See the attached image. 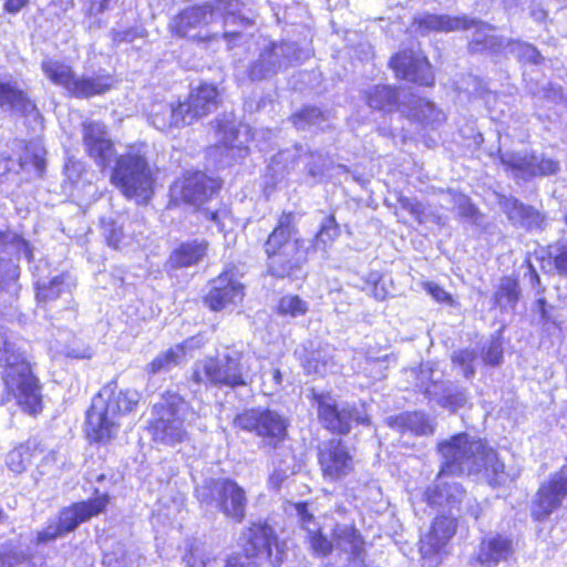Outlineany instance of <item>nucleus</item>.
<instances>
[{
  "label": "nucleus",
  "instance_id": "nucleus-54",
  "mask_svg": "<svg viewBox=\"0 0 567 567\" xmlns=\"http://www.w3.org/2000/svg\"><path fill=\"white\" fill-rule=\"evenodd\" d=\"M477 355L474 350L462 349L454 351L452 354V362L455 367L462 369V372L465 378H472L475 373V369L473 363L475 362Z\"/></svg>",
  "mask_w": 567,
  "mask_h": 567
},
{
  "label": "nucleus",
  "instance_id": "nucleus-16",
  "mask_svg": "<svg viewBox=\"0 0 567 567\" xmlns=\"http://www.w3.org/2000/svg\"><path fill=\"white\" fill-rule=\"evenodd\" d=\"M308 375L324 377L336 368L334 348L320 341H306L295 351Z\"/></svg>",
  "mask_w": 567,
  "mask_h": 567
},
{
  "label": "nucleus",
  "instance_id": "nucleus-27",
  "mask_svg": "<svg viewBox=\"0 0 567 567\" xmlns=\"http://www.w3.org/2000/svg\"><path fill=\"white\" fill-rule=\"evenodd\" d=\"M0 107L24 116L40 115L35 103L28 94L16 81L8 79H0Z\"/></svg>",
  "mask_w": 567,
  "mask_h": 567
},
{
  "label": "nucleus",
  "instance_id": "nucleus-7",
  "mask_svg": "<svg viewBox=\"0 0 567 567\" xmlns=\"http://www.w3.org/2000/svg\"><path fill=\"white\" fill-rule=\"evenodd\" d=\"M111 181L124 196L138 204L148 202L153 195L154 178L141 148L131 147L120 155Z\"/></svg>",
  "mask_w": 567,
  "mask_h": 567
},
{
  "label": "nucleus",
  "instance_id": "nucleus-50",
  "mask_svg": "<svg viewBox=\"0 0 567 567\" xmlns=\"http://www.w3.org/2000/svg\"><path fill=\"white\" fill-rule=\"evenodd\" d=\"M64 293H70V289L64 284V277H54L49 285H43L38 288L37 297L39 301H51L61 297Z\"/></svg>",
  "mask_w": 567,
  "mask_h": 567
},
{
  "label": "nucleus",
  "instance_id": "nucleus-4",
  "mask_svg": "<svg viewBox=\"0 0 567 567\" xmlns=\"http://www.w3.org/2000/svg\"><path fill=\"white\" fill-rule=\"evenodd\" d=\"M141 394L135 390L120 389L115 382L104 385L93 398L86 413V434L94 442L107 443L115 437L120 421L138 404Z\"/></svg>",
  "mask_w": 567,
  "mask_h": 567
},
{
  "label": "nucleus",
  "instance_id": "nucleus-35",
  "mask_svg": "<svg viewBox=\"0 0 567 567\" xmlns=\"http://www.w3.org/2000/svg\"><path fill=\"white\" fill-rule=\"evenodd\" d=\"M386 424L400 432L415 435H427L433 433V426L425 414L421 412H404L399 415L389 416Z\"/></svg>",
  "mask_w": 567,
  "mask_h": 567
},
{
  "label": "nucleus",
  "instance_id": "nucleus-17",
  "mask_svg": "<svg viewBox=\"0 0 567 567\" xmlns=\"http://www.w3.org/2000/svg\"><path fill=\"white\" fill-rule=\"evenodd\" d=\"M219 188L218 183L202 172L187 173L172 186L174 196L198 208L203 206Z\"/></svg>",
  "mask_w": 567,
  "mask_h": 567
},
{
  "label": "nucleus",
  "instance_id": "nucleus-44",
  "mask_svg": "<svg viewBox=\"0 0 567 567\" xmlns=\"http://www.w3.org/2000/svg\"><path fill=\"white\" fill-rule=\"evenodd\" d=\"M340 228L333 215H329L321 223L320 229L317 233L313 244L307 245L310 250L321 249L326 250L339 237Z\"/></svg>",
  "mask_w": 567,
  "mask_h": 567
},
{
  "label": "nucleus",
  "instance_id": "nucleus-61",
  "mask_svg": "<svg viewBox=\"0 0 567 567\" xmlns=\"http://www.w3.org/2000/svg\"><path fill=\"white\" fill-rule=\"evenodd\" d=\"M466 402V395L463 391H447L446 394H444L440 403L442 406L449 408L451 410H456L460 406H463Z\"/></svg>",
  "mask_w": 567,
  "mask_h": 567
},
{
  "label": "nucleus",
  "instance_id": "nucleus-20",
  "mask_svg": "<svg viewBox=\"0 0 567 567\" xmlns=\"http://www.w3.org/2000/svg\"><path fill=\"white\" fill-rule=\"evenodd\" d=\"M244 286L235 279L233 272L225 271L210 281L205 303L214 311L236 306L243 300Z\"/></svg>",
  "mask_w": 567,
  "mask_h": 567
},
{
  "label": "nucleus",
  "instance_id": "nucleus-34",
  "mask_svg": "<svg viewBox=\"0 0 567 567\" xmlns=\"http://www.w3.org/2000/svg\"><path fill=\"white\" fill-rule=\"evenodd\" d=\"M482 454L484 455L483 464L480 466V472L485 471L489 484L495 486H505L514 482L518 476V471L506 470L503 462L498 460L496 452L484 445Z\"/></svg>",
  "mask_w": 567,
  "mask_h": 567
},
{
  "label": "nucleus",
  "instance_id": "nucleus-39",
  "mask_svg": "<svg viewBox=\"0 0 567 567\" xmlns=\"http://www.w3.org/2000/svg\"><path fill=\"white\" fill-rule=\"evenodd\" d=\"M44 75L55 85L61 86L69 94L76 73L71 65L54 59H45L41 63Z\"/></svg>",
  "mask_w": 567,
  "mask_h": 567
},
{
  "label": "nucleus",
  "instance_id": "nucleus-15",
  "mask_svg": "<svg viewBox=\"0 0 567 567\" xmlns=\"http://www.w3.org/2000/svg\"><path fill=\"white\" fill-rule=\"evenodd\" d=\"M567 496V476L564 473L554 474L538 488L530 507L535 520H545L556 511Z\"/></svg>",
  "mask_w": 567,
  "mask_h": 567
},
{
  "label": "nucleus",
  "instance_id": "nucleus-37",
  "mask_svg": "<svg viewBox=\"0 0 567 567\" xmlns=\"http://www.w3.org/2000/svg\"><path fill=\"white\" fill-rule=\"evenodd\" d=\"M102 233L107 244L115 249L128 245L132 235L130 228L132 221L125 216H118L117 218H103L101 220Z\"/></svg>",
  "mask_w": 567,
  "mask_h": 567
},
{
  "label": "nucleus",
  "instance_id": "nucleus-43",
  "mask_svg": "<svg viewBox=\"0 0 567 567\" xmlns=\"http://www.w3.org/2000/svg\"><path fill=\"white\" fill-rule=\"evenodd\" d=\"M264 59H268V62H278L274 65L276 73L292 63L296 59V47L293 43L270 42L264 48Z\"/></svg>",
  "mask_w": 567,
  "mask_h": 567
},
{
  "label": "nucleus",
  "instance_id": "nucleus-9",
  "mask_svg": "<svg viewBox=\"0 0 567 567\" xmlns=\"http://www.w3.org/2000/svg\"><path fill=\"white\" fill-rule=\"evenodd\" d=\"M484 443L481 440L461 433L439 444L443 462V475H461L478 473L483 464Z\"/></svg>",
  "mask_w": 567,
  "mask_h": 567
},
{
  "label": "nucleus",
  "instance_id": "nucleus-14",
  "mask_svg": "<svg viewBox=\"0 0 567 567\" xmlns=\"http://www.w3.org/2000/svg\"><path fill=\"white\" fill-rule=\"evenodd\" d=\"M499 159L507 171H511L515 177L523 179L554 175L559 171L557 161L534 154L506 152L501 154Z\"/></svg>",
  "mask_w": 567,
  "mask_h": 567
},
{
  "label": "nucleus",
  "instance_id": "nucleus-58",
  "mask_svg": "<svg viewBox=\"0 0 567 567\" xmlns=\"http://www.w3.org/2000/svg\"><path fill=\"white\" fill-rule=\"evenodd\" d=\"M400 206L409 212L420 224L425 221V206L413 197L400 196Z\"/></svg>",
  "mask_w": 567,
  "mask_h": 567
},
{
  "label": "nucleus",
  "instance_id": "nucleus-33",
  "mask_svg": "<svg viewBox=\"0 0 567 567\" xmlns=\"http://www.w3.org/2000/svg\"><path fill=\"white\" fill-rule=\"evenodd\" d=\"M208 241L194 239L182 243L168 258V264L174 269L187 268L198 265L207 255Z\"/></svg>",
  "mask_w": 567,
  "mask_h": 567
},
{
  "label": "nucleus",
  "instance_id": "nucleus-51",
  "mask_svg": "<svg viewBox=\"0 0 567 567\" xmlns=\"http://www.w3.org/2000/svg\"><path fill=\"white\" fill-rule=\"evenodd\" d=\"M308 303L299 296H284L278 303V312L284 316L299 317L306 315Z\"/></svg>",
  "mask_w": 567,
  "mask_h": 567
},
{
  "label": "nucleus",
  "instance_id": "nucleus-62",
  "mask_svg": "<svg viewBox=\"0 0 567 567\" xmlns=\"http://www.w3.org/2000/svg\"><path fill=\"white\" fill-rule=\"evenodd\" d=\"M502 359V344L498 341H492L483 354L484 362L491 365H498Z\"/></svg>",
  "mask_w": 567,
  "mask_h": 567
},
{
  "label": "nucleus",
  "instance_id": "nucleus-49",
  "mask_svg": "<svg viewBox=\"0 0 567 567\" xmlns=\"http://www.w3.org/2000/svg\"><path fill=\"white\" fill-rule=\"evenodd\" d=\"M33 454L29 445H20L7 455V465L10 471L20 474L27 470L31 463Z\"/></svg>",
  "mask_w": 567,
  "mask_h": 567
},
{
  "label": "nucleus",
  "instance_id": "nucleus-36",
  "mask_svg": "<svg viewBox=\"0 0 567 567\" xmlns=\"http://www.w3.org/2000/svg\"><path fill=\"white\" fill-rule=\"evenodd\" d=\"M405 99L406 96L403 95L401 112L408 117L424 124H433L443 118V114L436 110L432 102L414 94H410L406 101Z\"/></svg>",
  "mask_w": 567,
  "mask_h": 567
},
{
  "label": "nucleus",
  "instance_id": "nucleus-41",
  "mask_svg": "<svg viewBox=\"0 0 567 567\" xmlns=\"http://www.w3.org/2000/svg\"><path fill=\"white\" fill-rule=\"evenodd\" d=\"M367 102L370 107L383 112L402 109L399 104V93L388 85H377L367 92Z\"/></svg>",
  "mask_w": 567,
  "mask_h": 567
},
{
  "label": "nucleus",
  "instance_id": "nucleus-19",
  "mask_svg": "<svg viewBox=\"0 0 567 567\" xmlns=\"http://www.w3.org/2000/svg\"><path fill=\"white\" fill-rule=\"evenodd\" d=\"M216 144L209 148V155H220L229 159L243 158L247 155L245 142L240 140L237 123L233 115L216 120Z\"/></svg>",
  "mask_w": 567,
  "mask_h": 567
},
{
  "label": "nucleus",
  "instance_id": "nucleus-21",
  "mask_svg": "<svg viewBox=\"0 0 567 567\" xmlns=\"http://www.w3.org/2000/svg\"><path fill=\"white\" fill-rule=\"evenodd\" d=\"M391 68L396 76L419 83L421 85H432L434 75L431 65L425 56L413 51H403L391 59Z\"/></svg>",
  "mask_w": 567,
  "mask_h": 567
},
{
  "label": "nucleus",
  "instance_id": "nucleus-5",
  "mask_svg": "<svg viewBox=\"0 0 567 567\" xmlns=\"http://www.w3.org/2000/svg\"><path fill=\"white\" fill-rule=\"evenodd\" d=\"M155 417L150 422L152 440L164 446H175L188 440L187 426L196 413L178 393L166 391L154 405Z\"/></svg>",
  "mask_w": 567,
  "mask_h": 567
},
{
  "label": "nucleus",
  "instance_id": "nucleus-12",
  "mask_svg": "<svg viewBox=\"0 0 567 567\" xmlns=\"http://www.w3.org/2000/svg\"><path fill=\"white\" fill-rule=\"evenodd\" d=\"M318 463L326 481L337 482L354 468L353 457L341 440L332 439L319 447Z\"/></svg>",
  "mask_w": 567,
  "mask_h": 567
},
{
  "label": "nucleus",
  "instance_id": "nucleus-31",
  "mask_svg": "<svg viewBox=\"0 0 567 567\" xmlns=\"http://www.w3.org/2000/svg\"><path fill=\"white\" fill-rule=\"evenodd\" d=\"M148 120L158 131H168L174 127L189 125V120H186L181 102L177 104L166 102L153 103L148 112Z\"/></svg>",
  "mask_w": 567,
  "mask_h": 567
},
{
  "label": "nucleus",
  "instance_id": "nucleus-47",
  "mask_svg": "<svg viewBox=\"0 0 567 567\" xmlns=\"http://www.w3.org/2000/svg\"><path fill=\"white\" fill-rule=\"evenodd\" d=\"M31 558L32 555L29 550H23L9 544H4L0 547L1 567L29 566L31 565Z\"/></svg>",
  "mask_w": 567,
  "mask_h": 567
},
{
  "label": "nucleus",
  "instance_id": "nucleus-10",
  "mask_svg": "<svg viewBox=\"0 0 567 567\" xmlns=\"http://www.w3.org/2000/svg\"><path fill=\"white\" fill-rule=\"evenodd\" d=\"M234 425L255 433L265 447L276 450L287 437L289 420L275 410L257 408L237 414Z\"/></svg>",
  "mask_w": 567,
  "mask_h": 567
},
{
  "label": "nucleus",
  "instance_id": "nucleus-46",
  "mask_svg": "<svg viewBox=\"0 0 567 567\" xmlns=\"http://www.w3.org/2000/svg\"><path fill=\"white\" fill-rule=\"evenodd\" d=\"M330 169H337L346 172V166L333 165L332 162L320 153H311L310 162L308 163V174L316 181L320 182L324 177L329 176Z\"/></svg>",
  "mask_w": 567,
  "mask_h": 567
},
{
  "label": "nucleus",
  "instance_id": "nucleus-1",
  "mask_svg": "<svg viewBox=\"0 0 567 567\" xmlns=\"http://www.w3.org/2000/svg\"><path fill=\"white\" fill-rule=\"evenodd\" d=\"M239 0H212L203 6L184 9L175 16L169 28L181 38L193 41H210L218 35L231 40L239 35L237 30H227L229 24H250L249 19L240 14Z\"/></svg>",
  "mask_w": 567,
  "mask_h": 567
},
{
  "label": "nucleus",
  "instance_id": "nucleus-13",
  "mask_svg": "<svg viewBox=\"0 0 567 567\" xmlns=\"http://www.w3.org/2000/svg\"><path fill=\"white\" fill-rule=\"evenodd\" d=\"M81 133L85 153L99 166H109L115 155V148L106 125L100 121L86 120L82 123Z\"/></svg>",
  "mask_w": 567,
  "mask_h": 567
},
{
  "label": "nucleus",
  "instance_id": "nucleus-53",
  "mask_svg": "<svg viewBox=\"0 0 567 567\" xmlns=\"http://www.w3.org/2000/svg\"><path fill=\"white\" fill-rule=\"evenodd\" d=\"M45 150L39 143L31 142L25 146L24 154L21 157V166L32 165L39 173L44 169Z\"/></svg>",
  "mask_w": 567,
  "mask_h": 567
},
{
  "label": "nucleus",
  "instance_id": "nucleus-57",
  "mask_svg": "<svg viewBox=\"0 0 567 567\" xmlns=\"http://www.w3.org/2000/svg\"><path fill=\"white\" fill-rule=\"evenodd\" d=\"M296 513L299 517V522L301 527L308 533H317L319 532L320 525L316 520L313 513L309 509V505L307 503H297L295 504Z\"/></svg>",
  "mask_w": 567,
  "mask_h": 567
},
{
  "label": "nucleus",
  "instance_id": "nucleus-38",
  "mask_svg": "<svg viewBox=\"0 0 567 567\" xmlns=\"http://www.w3.org/2000/svg\"><path fill=\"white\" fill-rule=\"evenodd\" d=\"M332 542L337 548L350 555L363 553V538L352 525L337 524L332 530Z\"/></svg>",
  "mask_w": 567,
  "mask_h": 567
},
{
  "label": "nucleus",
  "instance_id": "nucleus-29",
  "mask_svg": "<svg viewBox=\"0 0 567 567\" xmlns=\"http://www.w3.org/2000/svg\"><path fill=\"white\" fill-rule=\"evenodd\" d=\"M115 79L105 72L75 75L72 87L68 95L75 99H90L102 95L113 89Z\"/></svg>",
  "mask_w": 567,
  "mask_h": 567
},
{
  "label": "nucleus",
  "instance_id": "nucleus-25",
  "mask_svg": "<svg viewBox=\"0 0 567 567\" xmlns=\"http://www.w3.org/2000/svg\"><path fill=\"white\" fill-rule=\"evenodd\" d=\"M109 503V496L102 494L86 502L75 503L61 511L58 525L63 534L74 530L82 522L102 513Z\"/></svg>",
  "mask_w": 567,
  "mask_h": 567
},
{
  "label": "nucleus",
  "instance_id": "nucleus-2",
  "mask_svg": "<svg viewBox=\"0 0 567 567\" xmlns=\"http://www.w3.org/2000/svg\"><path fill=\"white\" fill-rule=\"evenodd\" d=\"M24 342L0 328V367L6 388L30 414L41 411L38 380L32 374Z\"/></svg>",
  "mask_w": 567,
  "mask_h": 567
},
{
  "label": "nucleus",
  "instance_id": "nucleus-63",
  "mask_svg": "<svg viewBox=\"0 0 567 567\" xmlns=\"http://www.w3.org/2000/svg\"><path fill=\"white\" fill-rule=\"evenodd\" d=\"M198 212L209 221H213L218 230L221 233L225 230V225L223 223V218L226 216L225 210L210 209L208 207H198Z\"/></svg>",
  "mask_w": 567,
  "mask_h": 567
},
{
  "label": "nucleus",
  "instance_id": "nucleus-48",
  "mask_svg": "<svg viewBox=\"0 0 567 567\" xmlns=\"http://www.w3.org/2000/svg\"><path fill=\"white\" fill-rule=\"evenodd\" d=\"M291 121L296 128L303 131L312 126H320L326 117L319 109L307 106L293 114Z\"/></svg>",
  "mask_w": 567,
  "mask_h": 567
},
{
  "label": "nucleus",
  "instance_id": "nucleus-6",
  "mask_svg": "<svg viewBox=\"0 0 567 567\" xmlns=\"http://www.w3.org/2000/svg\"><path fill=\"white\" fill-rule=\"evenodd\" d=\"M251 358L233 351L221 358H207L194 364L192 381L197 384H214L236 388L252 382L255 375Z\"/></svg>",
  "mask_w": 567,
  "mask_h": 567
},
{
  "label": "nucleus",
  "instance_id": "nucleus-3",
  "mask_svg": "<svg viewBox=\"0 0 567 567\" xmlns=\"http://www.w3.org/2000/svg\"><path fill=\"white\" fill-rule=\"evenodd\" d=\"M268 272L277 278H286L301 269L308 260L310 247L301 238L298 218L293 213H282L276 227L264 244Z\"/></svg>",
  "mask_w": 567,
  "mask_h": 567
},
{
  "label": "nucleus",
  "instance_id": "nucleus-26",
  "mask_svg": "<svg viewBox=\"0 0 567 567\" xmlns=\"http://www.w3.org/2000/svg\"><path fill=\"white\" fill-rule=\"evenodd\" d=\"M474 24L466 17H451L447 14H434L430 12L419 13L413 19L412 27L421 35L431 32H452L457 30L470 29Z\"/></svg>",
  "mask_w": 567,
  "mask_h": 567
},
{
  "label": "nucleus",
  "instance_id": "nucleus-18",
  "mask_svg": "<svg viewBox=\"0 0 567 567\" xmlns=\"http://www.w3.org/2000/svg\"><path fill=\"white\" fill-rule=\"evenodd\" d=\"M447 476L439 472L435 482L424 493L425 501L430 506L442 512H461L466 492L457 482L446 481Z\"/></svg>",
  "mask_w": 567,
  "mask_h": 567
},
{
  "label": "nucleus",
  "instance_id": "nucleus-23",
  "mask_svg": "<svg viewBox=\"0 0 567 567\" xmlns=\"http://www.w3.org/2000/svg\"><path fill=\"white\" fill-rule=\"evenodd\" d=\"M501 206L514 226L527 231H543L547 226V218L544 213L533 206L525 205L517 198L503 197Z\"/></svg>",
  "mask_w": 567,
  "mask_h": 567
},
{
  "label": "nucleus",
  "instance_id": "nucleus-60",
  "mask_svg": "<svg viewBox=\"0 0 567 567\" xmlns=\"http://www.w3.org/2000/svg\"><path fill=\"white\" fill-rule=\"evenodd\" d=\"M185 560L188 567H206L209 556L203 547L192 545Z\"/></svg>",
  "mask_w": 567,
  "mask_h": 567
},
{
  "label": "nucleus",
  "instance_id": "nucleus-32",
  "mask_svg": "<svg viewBox=\"0 0 567 567\" xmlns=\"http://www.w3.org/2000/svg\"><path fill=\"white\" fill-rule=\"evenodd\" d=\"M198 347L196 338H189L163 352H159L146 367L145 372L150 375L168 372L177 367L185 359L188 350Z\"/></svg>",
  "mask_w": 567,
  "mask_h": 567
},
{
  "label": "nucleus",
  "instance_id": "nucleus-30",
  "mask_svg": "<svg viewBox=\"0 0 567 567\" xmlns=\"http://www.w3.org/2000/svg\"><path fill=\"white\" fill-rule=\"evenodd\" d=\"M513 553V540L497 534L481 542L476 559L486 567H495L501 561L507 560Z\"/></svg>",
  "mask_w": 567,
  "mask_h": 567
},
{
  "label": "nucleus",
  "instance_id": "nucleus-55",
  "mask_svg": "<svg viewBox=\"0 0 567 567\" xmlns=\"http://www.w3.org/2000/svg\"><path fill=\"white\" fill-rule=\"evenodd\" d=\"M277 62H268V59H264V49H261L259 58L255 60L248 69L249 78L252 81H259L276 74V71L274 70V65Z\"/></svg>",
  "mask_w": 567,
  "mask_h": 567
},
{
  "label": "nucleus",
  "instance_id": "nucleus-59",
  "mask_svg": "<svg viewBox=\"0 0 567 567\" xmlns=\"http://www.w3.org/2000/svg\"><path fill=\"white\" fill-rule=\"evenodd\" d=\"M311 548L317 555L327 556L332 551L334 543L324 537L321 533V528L317 533L308 534Z\"/></svg>",
  "mask_w": 567,
  "mask_h": 567
},
{
  "label": "nucleus",
  "instance_id": "nucleus-24",
  "mask_svg": "<svg viewBox=\"0 0 567 567\" xmlns=\"http://www.w3.org/2000/svg\"><path fill=\"white\" fill-rule=\"evenodd\" d=\"M218 103V90L208 83L192 89L186 101L181 102L186 120H189V125L215 111Z\"/></svg>",
  "mask_w": 567,
  "mask_h": 567
},
{
  "label": "nucleus",
  "instance_id": "nucleus-28",
  "mask_svg": "<svg viewBox=\"0 0 567 567\" xmlns=\"http://www.w3.org/2000/svg\"><path fill=\"white\" fill-rule=\"evenodd\" d=\"M243 537L245 539L244 550L247 556L270 558L271 546L276 544L274 529L266 523H254Z\"/></svg>",
  "mask_w": 567,
  "mask_h": 567
},
{
  "label": "nucleus",
  "instance_id": "nucleus-11",
  "mask_svg": "<svg viewBox=\"0 0 567 567\" xmlns=\"http://www.w3.org/2000/svg\"><path fill=\"white\" fill-rule=\"evenodd\" d=\"M312 399L317 404L318 416L328 430L347 434L353 422L363 423L364 417L355 408L349 405L338 406L330 394L312 392Z\"/></svg>",
  "mask_w": 567,
  "mask_h": 567
},
{
  "label": "nucleus",
  "instance_id": "nucleus-52",
  "mask_svg": "<svg viewBox=\"0 0 567 567\" xmlns=\"http://www.w3.org/2000/svg\"><path fill=\"white\" fill-rule=\"evenodd\" d=\"M447 195L451 198L453 208L457 210L461 217L467 218L474 223L478 220V210L466 195L455 192H449Z\"/></svg>",
  "mask_w": 567,
  "mask_h": 567
},
{
  "label": "nucleus",
  "instance_id": "nucleus-8",
  "mask_svg": "<svg viewBox=\"0 0 567 567\" xmlns=\"http://www.w3.org/2000/svg\"><path fill=\"white\" fill-rule=\"evenodd\" d=\"M200 504L214 506L229 522L240 524L246 518L248 497L246 491L230 478H208L196 488Z\"/></svg>",
  "mask_w": 567,
  "mask_h": 567
},
{
  "label": "nucleus",
  "instance_id": "nucleus-45",
  "mask_svg": "<svg viewBox=\"0 0 567 567\" xmlns=\"http://www.w3.org/2000/svg\"><path fill=\"white\" fill-rule=\"evenodd\" d=\"M501 52H504L507 55H513L523 62L538 63L540 59V54L535 47L520 41L505 40Z\"/></svg>",
  "mask_w": 567,
  "mask_h": 567
},
{
  "label": "nucleus",
  "instance_id": "nucleus-22",
  "mask_svg": "<svg viewBox=\"0 0 567 567\" xmlns=\"http://www.w3.org/2000/svg\"><path fill=\"white\" fill-rule=\"evenodd\" d=\"M457 522L450 515L435 517L427 534L420 540V553L424 558L439 555L456 533Z\"/></svg>",
  "mask_w": 567,
  "mask_h": 567
},
{
  "label": "nucleus",
  "instance_id": "nucleus-42",
  "mask_svg": "<svg viewBox=\"0 0 567 567\" xmlns=\"http://www.w3.org/2000/svg\"><path fill=\"white\" fill-rule=\"evenodd\" d=\"M519 297L518 282L511 277H503L493 295V305L502 310H514Z\"/></svg>",
  "mask_w": 567,
  "mask_h": 567
},
{
  "label": "nucleus",
  "instance_id": "nucleus-40",
  "mask_svg": "<svg viewBox=\"0 0 567 567\" xmlns=\"http://www.w3.org/2000/svg\"><path fill=\"white\" fill-rule=\"evenodd\" d=\"M473 21L470 28H476L473 38L470 42V50L473 52H480L483 50H492L494 52H501L503 50L505 40L504 38L491 34L492 28L476 20Z\"/></svg>",
  "mask_w": 567,
  "mask_h": 567
},
{
  "label": "nucleus",
  "instance_id": "nucleus-64",
  "mask_svg": "<svg viewBox=\"0 0 567 567\" xmlns=\"http://www.w3.org/2000/svg\"><path fill=\"white\" fill-rule=\"evenodd\" d=\"M554 264L559 274H567V240L557 248Z\"/></svg>",
  "mask_w": 567,
  "mask_h": 567
},
{
  "label": "nucleus",
  "instance_id": "nucleus-56",
  "mask_svg": "<svg viewBox=\"0 0 567 567\" xmlns=\"http://www.w3.org/2000/svg\"><path fill=\"white\" fill-rule=\"evenodd\" d=\"M277 62H268V59H264V49H261L259 58L255 60L248 69L249 78L252 81H259L276 74V71L274 70V65Z\"/></svg>",
  "mask_w": 567,
  "mask_h": 567
}]
</instances>
